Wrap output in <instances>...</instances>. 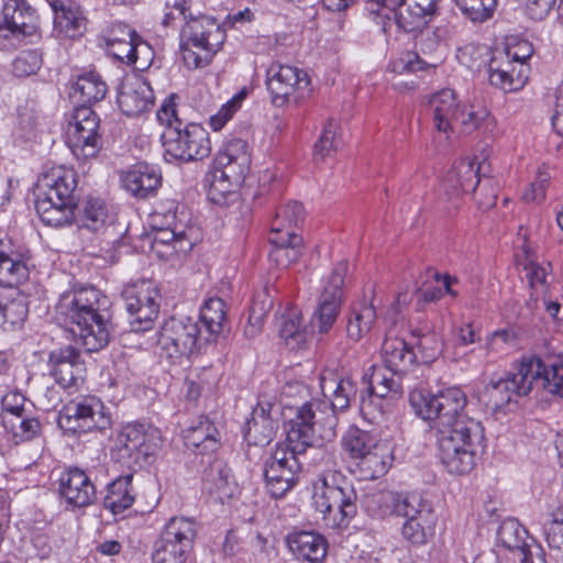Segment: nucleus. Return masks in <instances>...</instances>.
<instances>
[{
  "mask_svg": "<svg viewBox=\"0 0 563 563\" xmlns=\"http://www.w3.org/2000/svg\"><path fill=\"white\" fill-rule=\"evenodd\" d=\"M427 66V63L423 62L417 53L406 51L393 59L388 68L391 73L405 75L424 70Z\"/></svg>",
  "mask_w": 563,
  "mask_h": 563,
  "instance_id": "obj_60",
  "label": "nucleus"
},
{
  "mask_svg": "<svg viewBox=\"0 0 563 563\" xmlns=\"http://www.w3.org/2000/svg\"><path fill=\"white\" fill-rule=\"evenodd\" d=\"M76 186L71 169L55 167L42 175L36 186L35 209L44 224L59 228L74 222Z\"/></svg>",
  "mask_w": 563,
  "mask_h": 563,
  "instance_id": "obj_3",
  "label": "nucleus"
},
{
  "mask_svg": "<svg viewBox=\"0 0 563 563\" xmlns=\"http://www.w3.org/2000/svg\"><path fill=\"white\" fill-rule=\"evenodd\" d=\"M528 67L525 57H510L509 53L501 58L494 56L488 65L489 82L505 92L521 89L527 81Z\"/></svg>",
  "mask_w": 563,
  "mask_h": 563,
  "instance_id": "obj_23",
  "label": "nucleus"
},
{
  "mask_svg": "<svg viewBox=\"0 0 563 563\" xmlns=\"http://www.w3.org/2000/svg\"><path fill=\"white\" fill-rule=\"evenodd\" d=\"M51 373L63 388H77L85 380L86 365L80 353L73 346H65L51 352L48 357Z\"/></svg>",
  "mask_w": 563,
  "mask_h": 563,
  "instance_id": "obj_21",
  "label": "nucleus"
},
{
  "mask_svg": "<svg viewBox=\"0 0 563 563\" xmlns=\"http://www.w3.org/2000/svg\"><path fill=\"white\" fill-rule=\"evenodd\" d=\"M175 9L185 23L181 29V51L185 64L189 68L208 65L225 40L224 30L212 16H194L189 12L187 0L175 1Z\"/></svg>",
  "mask_w": 563,
  "mask_h": 563,
  "instance_id": "obj_4",
  "label": "nucleus"
},
{
  "mask_svg": "<svg viewBox=\"0 0 563 563\" xmlns=\"http://www.w3.org/2000/svg\"><path fill=\"white\" fill-rule=\"evenodd\" d=\"M545 541L551 550L563 553V508L552 511L543 522Z\"/></svg>",
  "mask_w": 563,
  "mask_h": 563,
  "instance_id": "obj_55",
  "label": "nucleus"
},
{
  "mask_svg": "<svg viewBox=\"0 0 563 563\" xmlns=\"http://www.w3.org/2000/svg\"><path fill=\"white\" fill-rule=\"evenodd\" d=\"M338 123L330 119L323 126L322 133L314 145V159H324L341 146V141L336 136Z\"/></svg>",
  "mask_w": 563,
  "mask_h": 563,
  "instance_id": "obj_57",
  "label": "nucleus"
},
{
  "mask_svg": "<svg viewBox=\"0 0 563 563\" xmlns=\"http://www.w3.org/2000/svg\"><path fill=\"white\" fill-rule=\"evenodd\" d=\"M286 542L289 551L302 562L321 563L328 552L325 538L313 531H294Z\"/></svg>",
  "mask_w": 563,
  "mask_h": 563,
  "instance_id": "obj_28",
  "label": "nucleus"
},
{
  "mask_svg": "<svg viewBox=\"0 0 563 563\" xmlns=\"http://www.w3.org/2000/svg\"><path fill=\"white\" fill-rule=\"evenodd\" d=\"M225 320V302L221 298L214 297L205 301L197 321L202 324L206 343L213 341L223 331Z\"/></svg>",
  "mask_w": 563,
  "mask_h": 563,
  "instance_id": "obj_39",
  "label": "nucleus"
},
{
  "mask_svg": "<svg viewBox=\"0 0 563 563\" xmlns=\"http://www.w3.org/2000/svg\"><path fill=\"white\" fill-rule=\"evenodd\" d=\"M108 218L104 202L98 198H88L82 207V225L90 230H98Z\"/></svg>",
  "mask_w": 563,
  "mask_h": 563,
  "instance_id": "obj_59",
  "label": "nucleus"
},
{
  "mask_svg": "<svg viewBox=\"0 0 563 563\" xmlns=\"http://www.w3.org/2000/svg\"><path fill=\"white\" fill-rule=\"evenodd\" d=\"M409 402L415 413L426 421H435L438 432L453 429L457 422L475 420L464 413L467 404L465 393L450 387L432 395L423 389H413Z\"/></svg>",
  "mask_w": 563,
  "mask_h": 563,
  "instance_id": "obj_9",
  "label": "nucleus"
},
{
  "mask_svg": "<svg viewBox=\"0 0 563 563\" xmlns=\"http://www.w3.org/2000/svg\"><path fill=\"white\" fill-rule=\"evenodd\" d=\"M346 272L347 263L340 262L333 268L322 288L318 308L311 319L312 328L321 334L328 333L338 319L343 300V284Z\"/></svg>",
  "mask_w": 563,
  "mask_h": 563,
  "instance_id": "obj_20",
  "label": "nucleus"
},
{
  "mask_svg": "<svg viewBox=\"0 0 563 563\" xmlns=\"http://www.w3.org/2000/svg\"><path fill=\"white\" fill-rule=\"evenodd\" d=\"M206 342L199 322L190 317L170 318L164 322L158 335L157 347L161 356L178 358L190 355Z\"/></svg>",
  "mask_w": 563,
  "mask_h": 563,
  "instance_id": "obj_13",
  "label": "nucleus"
},
{
  "mask_svg": "<svg viewBox=\"0 0 563 563\" xmlns=\"http://www.w3.org/2000/svg\"><path fill=\"white\" fill-rule=\"evenodd\" d=\"M305 209L300 202L290 201L280 206L275 214L272 223L271 233H285L295 231V229L303 221Z\"/></svg>",
  "mask_w": 563,
  "mask_h": 563,
  "instance_id": "obj_50",
  "label": "nucleus"
},
{
  "mask_svg": "<svg viewBox=\"0 0 563 563\" xmlns=\"http://www.w3.org/2000/svg\"><path fill=\"white\" fill-rule=\"evenodd\" d=\"M29 312L26 297L12 290L0 301V329L13 331L22 327Z\"/></svg>",
  "mask_w": 563,
  "mask_h": 563,
  "instance_id": "obj_41",
  "label": "nucleus"
},
{
  "mask_svg": "<svg viewBox=\"0 0 563 563\" xmlns=\"http://www.w3.org/2000/svg\"><path fill=\"white\" fill-rule=\"evenodd\" d=\"M109 307L108 297L99 289L84 286L59 296L56 314L76 343L92 353L106 347L110 341L112 324Z\"/></svg>",
  "mask_w": 563,
  "mask_h": 563,
  "instance_id": "obj_1",
  "label": "nucleus"
},
{
  "mask_svg": "<svg viewBox=\"0 0 563 563\" xmlns=\"http://www.w3.org/2000/svg\"><path fill=\"white\" fill-rule=\"evenodd\" d=\"M117 101L125 115L137 117L153 107L154 93L147 81L133 76L121 82Z\"/></svg>",
  "mask_w": 563,
  "mask_h": 563,
  "instance_id": "obj_25",
  "label": "nucleus"
},
{
  "mask_svg": "<svg viewBox=\"0 0 563 563\" xmlns=\"http://www.w3.org/2000/svg\"><path fill=\"white\" fill-rule=\"evenodd\" d=\"M42 65L41 55L34 49L22 51L12 62V73L16 77L35 74Z\"/></svg>",
  "mask_w": 563,
  "mask_h": 563,
  "instance_id": "obj_61",
  "label": "nucleus"
},
{
  "mask_svg": "<svg viewBox=\"0 0 563 563\" xmlns=\"http://www.w3.org/2000/svg\"><path fill=\"white\" fill-rule=\"evenodd\" d=\"M538 368V364H526L523 358L516 373L497 380L492 379L479 393V401L488 410L498 411L510 404L514 397L527 396L533 388V379L539 375Z\"/></svg>",
  "mask_w": 563,
  "mask_h": 563,
  "instance_id": "obj_12",
  "label": "nucleus"
},
{
  "mask_svg": "<svg viewBox=\"0 0 563 563\" xmlns=\"http://www.w3.org/2000/svg\"><path fill=\"white\" fill-rule=\"evenodd\" d=\"M312 504L329 528H342L357 512L352 483L340 472L323 474L313 485Z\"/></svg>",
  "mask_w": 563,
  "mask_h": 563,
  "instance_id": "obj_6",
  "label": "nucleus"
},
{
  "mask_svg": "<svg viewBox=\"0 0 563 563\" xmlns=\"http://www.w3.org/2000/svg\"><path fill=\"white\" fill-rule=\"evenodd\" d=\"M413 345L421 355L424 363H431L437 360L443 351V341L438 333L430 329H413L411 330Z\"/></svg>",
  "mask_w": 563,
  "mask_h": 563,
  "instance_id": "obj_48",
  "label": "nucleus"
},
{
  "mask_svg": "<svg viewBox=\"0 0 563 563\" xmlns=\"http://www.w3.org/2000/svg\"><path fill=\"white\" fill-rule=\"evenodd\" d=\"M121 180L124 189L131 195L146 198L161 186L162 175L157 167L139 163L124 173Z\"/></svg>",
  "mask_w": 563,
  "mask_h": 563,
  "instance_id": "obj_30",
  "label": "nucleus"
},
{
  "mask_svg": "<svg viewBox=\"0 0 563 563\" xmlns=\"http://www.w3.org/2000/svg\"><path fill=\"white\" fill-rule=\"evenodd\" d=\"M484 169V163L475 166L470 159H463L455 164L446 174L442 188L443 195L453 209L457 208L462 195L474 191L479 185V175Z\"/></svg>",
  "mask_w": 563,
  "mask_h": 563,
  "instance_id": "obj_22",
  "label": "nucleus"
},
{
  "mask_svg": "<svg viewBox=\"0 0 563 563\" xmlns=\"http://www.w3.org/2000/svg\"><path fill=\"white\" fill-rule=\"evenodd\" d=\"M197 536L196 522L186 517H173L154 542L153 563H188Z\"/></svg>",
  "mask_w": 563,
  "mask_h": 563,
  "instance_id": "obj_11",
  "label": "nucleus"
},
{
  "mask_svg": "<svg viewBox=\"0 0 563 563\" xmlns=\"http://www.w3.org/2000/svg\"><path fill=\"white\" fill-rule=\"evenodd\" d=\"M434 128L449 140L457 125L464 133L477 130L487 119L485 108L461 103L452 89L445 88L433 93L429 100Z\"/></svg>",
  "mask_w": 563,
  "mask_h": 563,
  "instance_id": "obj_10",
  "label": "nucleus"
},
{
  "mask_svg": "<svg viewBox=\"0 0 563 563\" xmlns=\"http://www.w3.org/2000/svg\"><path fill=\"white\" fill-rule=\"evenodd\" d=\"M216 165L229 169L231 177H246L250 165L251 154L249 144L242 139H232L227 142L222 152L216 158Z\"/></svg>",
  "mask_w": 563,
  "mask_h": 563,
  "instance_id": "obj_33",
  "label": "nucleus"
},
{
  "mask_svg": "<svg viewBox=\"0 0 563 563\" xmlns=\"http://www.w3.org/2000/svg\"><path fill=\"white\" fill-rule=\"evenodd\" d=\"M402 2L404 0H367L366 11L377 24L382 25V31L388 34L395 26V13Z\"/></svg>",
  "mask_w": 563,
  "mask_h": 563,
  "instance_id": "obj_51",
  "label": "nucleus"
},
{
  "mask_svg": "<svg viewBox=\"0 0 563 563\" xmlns=\"http://www.w3.org/2000/svg\"><path fill=\"white\" fill-rule=\"evenodd\" d=\"M377 440L367 431L356 427L350 428L343 437V446L353 459H361L371 450Z\"/></svg>",
  "mask_w": 563,
  "mask_h": 563,
  "instance_id": "obj_53",
  "label": "nucleus"
},
{
  "mask_svg": "<svg viewBox=\"0 0 563 563\" xmlns=\"http://www.w3.org/2000/svg\"><path fill=\"white\" fill-rule=\"evenodd\" d=\"M496 545L510 552H523L528 543V530L515 518L501 521L496 532Z\"/></svg>",
  "mask_w": 563,
  "mask_h": 563,
  "instance_id": "obj_43",
  "label": "nucleus"
},
{
  "mask_svg": "<svg viewBox=\"0 0 563 563\" xmlns=\"http://www.w3.org/2000/svg\"><path fill=\"white\" fill-rule=\"evenodd\" d=\"M242 102L241 96H234L225 104H223L219 111L212 115L209 120V124L213 131L221 130L224 124L232 118L238 111Z\"/></svg>",
  "mask_w": 563,
  "mask_h": 563,
  "instance_id": "obj_64",
  "label": "nucleus"
},
{
  "mask_svg": "<svg viewBox=\"0 0 563 563\" xmlns=\"http://www.w3.org/2000/svg\"><path fill=\"white\" fill-rule=\"evenodd\" d=\"M402 493L391 490H380L366 495L364 499L365 510L375 518H386L391 515L397 516L398 506Z\"/></svg>",
  "mask_w": 563,
  "mask_h": 563,
  "instance_id": "obj_46",
  "label": "nucleus"
},
{
  "mask_svg": "<svg viewBox=\"0 0 563 563\" xmlns=\"http://www.w3.org/2000/svg\"><path fill=\"white\" fill-rule=\"evenodd\" d=\"M58 492L67 505L81 508L96 498V488L89 476L79 467L66 468L59 477Z\"/></svg>",
  "mask_w": 563,
  "mask_h": 563,
  "instance_id": "obj_26",
  "label": "nucleus"
},
{
  "mask_svg": "<svg viewBox=\"0 0 563 563\" xmlns=\"http://www.w3.org/2000/svg\"><path fill=\"white\" fill-rule=\"evenodd\" d=\"M519 247L525 253V262H523V279L527 280L530 289L531 297H534L537 300L539 296H543L548 289L547 277L549 274L550 264L549 263H539L536 258L534 253L531 251L528 245L527 239L522 236V243L519 244Z\"/></svg>",
  "mask_w": 563,
  "mask_h": 563,
  "instance_id": "obj_35",
  "label": "nucleus"
},
{
  "mask_svg": "<svg viewBox=\"0 0 563 563\" xmlns=\"http://www.w3.org/2000/svg\"><path fill=\"white\" fill-rule=\"evenodd\" d=\"M439 457L451 474L465 475L474 470L485 449V433L478 420L457 422L453 429L438 432Z\"/></svg>",
  "mask_w": 563,
  "mask_h": 563,
  "instance_id": "obj_5",
  "label": "nucleus"
},
{
  "mask_svg": "<svg viewBox=\"0 0 563 563\" xmlns=\"http://www.w3.org/2000/svg\"><path fill=\"white\" fill-rule=\"evenodd\" d=\"M161 431L147 423H129L122 428L118 444L122 457L130 459L131 463L139 466L148 463L161 446Z\"/></svg>",
  "mask_w": 563,
  "mask_h": 563,
  "instance_id": "obj_19",
  "label": "nucleus"
},
{
  "mask_svg": "<svg viewBox=\"0 0 563 563\" xmlns=\"http://www.w3.org/2000/svg\"><path fill=\"white\" fill-rule=\"evenodd\" d=\"M376 318V309L372 301L362 300L355 303L351 309L346 324L349 339L354 342L360 341L371 331Z\"/></svg>",
  "mask_w": 563,
  "mask_h": 563,
  "instance_id": "obj_42",
  "label": "nucleus"
},
{
  "mask_svg": "<svg viewBox=\"0 0 563 563\" xmlns=\"http://www.w3.org/2000/svg\"><path fill=\"white\" fill-rule=\"evenodd\" d=\"M275 407L271 401L258 400L244 429V438L250 445L264 446L273 440L278 429L277 420L273 417Z\"/></svg>",
  "mask_w": 563,
  "mask_h": 563,
  "instance_id": "obj_27",
  "label": "nucleus"
},
{
  "mask_svg": "<svg viewBox=\"0 0 563 563\" xmlns=\"http://www.w3.org/2000/svg\"><path fill=\"white\" fill-rule=\"evenodd\" d=\"M398 517L405 518V521H422L427 519H438L432 503L419 493H407L401 496Z\"/></svg>",
  "mask_w": 563,
  "mask_h": 563,
  "instance_id": "obj_45",
  "label": "nucleus"
},
{
  "mask_svg": "<svg viewBox=\"0 0 563 563\" xmlns=\"http://www.w3.org/2000/svg\"><path fill=\"white\" fill-rule=\"evenodd\" d=\"M122 298L131 318L132 330L140 332L151 329L161 307V295L156 285L145 279L130 284L123 289Z\"/></svg>",
  "mask_w": 563,
  "mask_h": 563,
  "instance_id": "obj_15",
  "label": "nucleus"
},
{
  "mask_svg": "<svg viewBox=\"0 0 563 563\" xmlns=\"http://www.w3.org/2000/svg\"><path fill=\"white\" fill-rule=\"evenodd\" d=\"M312 409L310 405L305 406L289 421L285 441L277 444L265 463V485L274 498L284 497L297 484L307 450L321 445L309 424L314 415Z\"/></svg>",
  "mask_w": 563,
  "mask_h": 563,
  "instance_id": "obj_2",
  "label": "nucleus"
},
{
  "mask_svg": "<svg viewBox=\"0 0 563 563\" xmlns=\"http://www.w3.org/2000/svg\"><path fill=\"white\" fill-rule=\"evenodd\" d=\"M108 86L96 71L79 75L73 84L70 97L81 106L92 104L104 99Z\"/></svg>",
  "mask_w": 563,
  "mask_h": 563,
  "instance_id": "obj_36",
  "label": "nucleus"
},
{
  "mask_svg": "<svg viewBox=\"0 0 563 563\" xmlns=\"http://www.w3.org/2000/svg\"><path fill=\"white\" fill-rule=\"evenodd\" d=\"M60 423L78 432L104 430L111 424L110 416L104 412L103 402L95 396H78L63 408Z\"/></svg>",
  "mask_w": 563,
  "mask_h": 563,
  "instance_id": "obj_18",
  "label": "nucleus"
},
{
  "mask_svg": "<svg viewBox=\"0 0 563 563\" xmlns=\"http://www.w3.org/2000/svg\"><path fill=\"white\" fill-rule=\"evenodd\" d=\"M393 446L387 441H377L374 446L360 459L358 466L364 472V476L378 478L385 475L391 466Z\"/></svg>",
  "mask_w": 563,
  "mask_h": 563,
  "instance_id": "obj_38",
  "label": "nucleus"
},
{
  "mask_svg": "<svg viewBox=\"0 0 563 563\" xmlns=\"http://www.w3.org/2000/svg\"><path fill=\"white\" fill-rule=\"evenodd\" d=\"M538 364L539 375L533 379V387L541 386L547 389L550 394L556 395L563 398V376H559L555 372H552V378L549 377L550 372L540 358L530 357L526 358V364Z\"/></svg>",
  "mask_w": 563,
  "mask_h": 563,
  "instance_id": "obj_58",
  "label": "nucleus"
},
{
  "mask_svg": "<svg viewBox=\"0 0 563 563\" xmlns=\"http://www.w3.org/2000/svg\"><path fill=\"white\" fill-rule=\"evenodd\" d=\"M229 169L214 165V168L205 177V186L208 189L209 200L218 206H224L228 198L244 181V177H231Z\"/></svg>",
  "mask_w": 563,
  "mask_h": 563,
  "instance_id": "obj_34",
  "label": "nucleus"
},
{
  "mask_svg": "<svg viewBox=\"0 0 563 563\" xmlns=\"http://www.w3.org/2000/svg\"><path fill=\"white\" fill-rule=\"evenodd\" d=\"M26 399L19 391H10L5 394L1 398V419L2 424L5 423V420L10 416H20V413H24L29 409L25 407Z\"/></svg>",
  "mask_w": 563,
  "mask_h": 563,
  "instance_id": "obj_63",
  "label": "nucleus"
},
{
  "mask_svg": "<svg viewBox=\"0 0 563 563\" xmlns=\"http://www.w3.org/2000/svg\"><path fill=\"white\" fill-rule=\"evenodd\" d=\"M100 120L87 106L77 107L67 129V143L77 157H95L101 148Z\"/></svg>",
  "mask_w": 563,
  "mask_h": 563,
  "instance_id": "obj_17",
  "label": "nucleus"
},
{
  "mask_svg": "<svg viewBox=\"0 0 563 563\" xmlns=\"http://www.w3.org/2000/svg\"><path fill=\"white\" fill-rule=\"evenodd\" d=\"M272 245L268 257L277 268H287L296 263L302 253V238L295 231L271 233Z\"/></svg>",
  "mask_w": 563,
  "mask_h": 563,
  "instance_id": "obj_31",
  "label": "nucleus"
},
{
  "mask_svg": "<svg viewBox=\"0 0 563 563\" xmlns=\"http://www.w3.org/2000/svg\"><path fill=\"white\" fill-rule=\"evenodd\" d=\"M3 23L0 24V37L27 36L36 32L38 16L26 0H8L2 9Z\"/></svg>",
  "mask_w": 563,
  "mask_h": 563,
  "instance_id": "obj_24",
  "label": "nucleus"
},
{
  "mask_svg": "<svg viewBox=\"0 0 563 563\" xmlns=\"http://www.w3.org/2000/svg\"><path fill=\"white\" fill-rule=\"evenodd\" d=\"M153 228L156 229L154 241L173 244L177 252H189L194 246V228L187 227L184 212L178 213L174 200L159 205L151 216Z\"/></svg>",
  "mask_w": 563,
  "mask_h": 563,
  "instance_id": "obj_16",
  "label": "nucleus"
},
{
  "mask_svg": "<svg viewBox=\"0 0 563 563\" xmlns=\"http://www.w3.org/2000/svg\"><path fill=\"white\" fill-rule=\"evenodd\" d=\"M360 411L369 423H379L384 418V405L379 397L362 394L360 397Z\"/></svg>",
  "mask_w": 563,
  "mask_h": 563,
  "instance_id": "obj_62",
  "label": "nucleus"
},
{
  "mask_svg": "<svg viewBox=\"0 0 563 563\" xmlns=\"http://www.w3.org/2000/svg\"><path fill=\"white\" fill-rule=\"evenodd\" d=\"M462 13L473 22H484L493 16L497 0H455Z\"/></svg>",
  "mask_w": 563,
  "mask_h": 563,
  "instance_id": "obj_56",
  "label": "nucleus"
},
{
  "mask_svg": "<svg viewBox=\"0 0 563 563\" xmlns=\"http://www.w3.org/2000/svg\"><path fill=\"white\" fill-rule=\"evenodd\" d=\"M382 358L393 375H402L411 368L417 354L404 340L386 338L382 345Z\"/></svg>",
  "mask_w": 563,
  "mask_h": 563,
  "instance_id": "obj_32",
  "label": "nucleus"
},
{
  "mask_svg": "<svg viewBox=\"0 0 563 563\" xmlns=\"http://www.w3.org/2000/svg\"><path fill=\"white\" fill-rule=\"evenodd\" d=\"M27 277L29 267L21 255L12 252L10 244L0 240V284L12 288Z\"/></svg>",
  "mask_w": 563,
  "mask_h": 563,
  "instance_id": "obj_37",
  "label": "nucleus"
},
{
  "mask_svg": "<svg viewBox=\"0 0 563 563\" xmlns=\"http://www.w3.org/2000/svg\"><path fill=\"white\" fill-rule=\"evenodd\" d=\"M183 434L185 445L201 454L214 452L220 445V432L207 416L192 421Z\"/></svg>",
  "mask_w": 563,
  "mask_h": 563,
  "instance_id": "obj_29",
  "label": "nucleus"
},
{
  "mask_svg": "<svg viewBox=\"0 0 563 563\" xmlns=\"http://www.w3.org/2000/svg\"><path fill=\"white\" fill-rule=\"evenodd\" d=\"M321 389L324 396L330 397V404L324 401H309L297 408L296 415L305 407L311 406L313 418L309 423L313 428L317 441L321 444L324 441H332L336 434V412L346 410L352 399L356 397V384L350 377L340 379H327L321 377Z\"/></svg>",
  "mask_w": 563,
  "mask_h": 563,
  "instance_id": "obj_8",
  "label": "nucleus"
},
{
  "mask_svg": "<svg viewBox=\"0 0 563 563\" xmlns=\"http://www.w3.org/2000/svg\"><path fill=\"white\" fill-rule=\"evenodd\" d=\"M132 478L131 474L120 476L108 485L103 506L113 515H120L133 505Z\"/></svg>",
  "mask_w": 563,
  "mask_h": 563,
  "instance_id": "obj_40",
  "label": "nucleus"
},
{
  "mask_svg": "<svg viewBox=\"0 0 563 563\" xmlns=\"http://www.w3.org/2000/svg\"><path fill=\"white\" fill-rule=\"evenodd\" d=\"M157 117L168 124L163 135L166 161L191 162L209 156L211 145L206 129L196 123L184 124L169 106H163Z\"/></svg>",
  "mask_w": 563,
  "mask_h": 563,
  "instance_id": "obj_7",
  "label": "nucleus"
},
{
  "mask_svg": "<svg viewBox=\"0 0 563 563\" xmlns=\"http://www.w3.org/2000/svg\"><path fill=\"white\" fill-rule=\"evenodd\" d=\"M266 87L276 107L299 103L311 92V80L307 71L290 65L273 63L266 71Z\"/></svg>",
  "mask_w": 563,
  "mask_h": 563,
  "instance_id": "obj_14",
  "label": "nucleus"
},
{
  "mask_svg": "<svg viewBox=\"0 0 563 563\" xmlns=\"http://www.w3.org/2000/svg\"><path fill=\"white\" fill-rule=\"evenodd\" d=\"M203 482L210 493H217L220 498L231 497L234 493V479L231 470L221 460L210 462L203 473Z\"/></svg>",
  "mask_w": 563,
  "mask_h": 563,
  "instance_id": "obj_44",
  "label": "nucleus"
},
{
  "mask_svg": "<svg viewBox=\"0 0 563 563\" xmlns=\"http://www.w3.org/2000/svg\"><path fill=\"white\" fill-rule=\"evenodd\" d=\"M3 427L12 434L15 443L30 441L41 432V423L30 410L20 413V416L8 417Z\"/></svg>",
  "mask_w": 563,
  "mask_h": 563,
  "instance_id": "obj_47",
  "label": "nucleus"
},
{
  "mask_svg": "<svg viewBox=\"0 0 563 563\" xmlns=\"http://www.w3.org/2000/svg\"><path fill=\"white\" fill-rule=\"evenodd\" d=\"M279 334L291 349L301 347L308 340V332L301 327V316L297 310H289L279 321Z\"/></svg>",
  "mask_w": 563,
  "mask_h": 563,
  "instance_id": "obj_49",
  "label": "nucleus"
},
{
  "mask_svg": "<svg viewBox=\"0 0 563 563\" xmlns=\"http://www.w3.org/2000/svg\"><path fill=\"white\" fill-rule=\"evenodd\" d=\"M438 519H427L422 521H404L401 526L402 538L412 545H423L434 534V528Z\"/></svg>",
  "mask_w": 563,
  "mask_h": 563,
  "instance_id": "obj_54",
  "label": "nucleus"
},
{
  "mask_svg": "<svg viewBox=\"0 0 563 563\" xmlns=\"http://www.w3.org/2000/svg\"><path fill=\"white\" fill-rule=\"evenodd\" d=\"M52 9L54 11V22L60 30L75 32L84 25L85 18L78 4L55 1L52 3Z\"/></svg>",
  "mask_w": 563,
  "mask_h": 563,
  "instance_id": "obj_52",
  "label": "nucleus"
}]
</instances>
